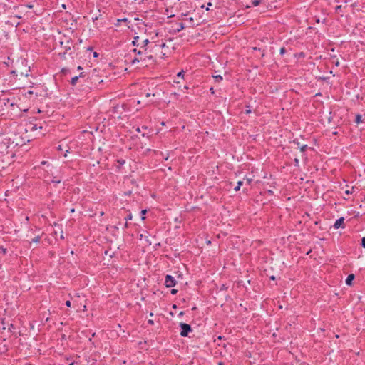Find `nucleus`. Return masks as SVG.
Instances as JSON below:
<instances>
[{"mask_svg": "<svg viewBox=\"0 0 365 365\" xmlns=\"http://www.w3.org/2000/svg\"><path fill=\"white\" fill-rule=\"evenodd\" d=\"M29 129L31 131H35V130H37L38 129H42V127L38 126V125H36V124H31Z\"/></svg>", "mask_w": 365, "mask_h": 365, "instance_id": "nucleus-9", "label": "nucleus"}, {"mask_svg": "<svg viewBox=\"0 0 365 365\" xmlns=\"http://www.w3.org/2000/svg\"><path fill=\"white\" fill-rule=\"evenodd\" d=\"M354 187H352L351 190H346V191L345 192V193H346V194H347V195H349V194H350V193H352V192H354Z\"/></svg>", "mask_w": 365, "mask_h": 365, "instance_id": "nucleus-27", "label": "nucleus"}, {"mask_svg": "<svg viewBox=\"0 0 365 365\" xmlns=\"http://www.w3.org/2000/svg\"><path fill=\"white\" fill-rule=\"evenodd\" d=\"M217 365H224V364H223L222 362H221V361H220V362H219V363L217 364Z\"/></svg>", "mask_w": 365, "mask_h": 365, "instance_id": "nucleus-43", "label": "nucleus"}, {"mask_svg": "<svg viewBox=\"0 0 365 365\" xmlns=\"http://www.w3.org/2000/svg\"><path fill=\"white\" fill-rule=\"evenodd\" d=\"M57 150L59 151H63V147L61 145H58L57 147Z\"/></svg>", "mask_w": 365, "mask_h": 365, "instance_id": "nucleus-28", "label": "nucleus"}, {"mask_svg": "<svg viewBox=\"0 0 365 365\" xmlns=\"http://www.w3.org/2000/svg\"><path fill=\"white\" fill-rule=\"evenodd\" d=\"M354 279V274H349V275L347 277L346 279V284L347 285H351V282H352V280H353Z\"/></svg>", "mask_w": 365, "mask_h": 365, "instance_id": "nucleus-10", "label": "nucleus"}, {"mask_svg": "<svg viewBox=\"0 0 365 365\" xmlns=\"http://www.w3.org/2000/svg\"><path fill=\"white\" fill-rule=\"evenodd\" d=\"M243 182L239 180L237 183V185L234 187L235 191H239L240 190L241 186L242 185Z\"/></svg>", "mask_w": 365, "mask_h": 365, "instance_id": "nucleus-12", "label": "nucleus"}, {"mask_svg": "<svg viewBox=\"0 0 365 365\" xmlns=\"http://www.w3.org/2000/svg\"><path fill=\"white\" fill-rule=\"evenodd\" d=\"M315 96V97L319 96V93H316V94H315V96Z\"/></svg>", "mask_w": 365, "mask_h": 365, "instance_id": "nucleus-42", "label": "nucleus"}, {"mask_svg": "<svg viewBox=\"0 0 365 365\" xmlns=\"http://www.w3.org/2000/svg\"><path fill=\"white\" fill-rule=\"evenodd\" d=\"M27 7L32 8L33 6L31 5H28Z\"/></svg>", "mask_w": 365, "mask_h": 365, "instance_id": "nucleus-47", "label": "nucleus"}, {"mask_svg": "<svg viewBox=\"0 0 365 365\" xmlns=\"http://www.w3.org/2000/svg\"><path fill=\"white\" fill-rule=\"evenodd\" d=\"M252 4L254 6H257L260 4V1L259 0H254L252 1Z\"/></svg>", "mask_w": 365, "mask_h": 365, "instance_id": "nucleus-19", "label": "nucleus"}, {"mask_svg": "<svg viewBox=\"0 0 365 365\" xmlns=\"http://www.w3.org/2000/svg\"><path fill=\"white\" fill-rule=\"evenodd\" d=\"M4 103L6 106L11 107L10 116L14 118L21 117L22 112H27L29 110V108H22L19 107L16 103L9 98L4 99Z\"/></svg>", "mask_w": 365, "mask_h": 365, "instance_id": "nucleus-2", "label": "nucleus"}, {"mask_svg": "<svg viewBox=\"0 0 365 365\" xmlns=\"http://www.w3.org/2000/svg\"><path fill=\"white\" fill-rule=\"evenodd\" d=\"M136 132H138V133H140V128H136Z\"/></svg>", "mask_w": 365, "mask_h": 365, "instance_id": "nucleus-40", "label": "nucleus"}, {"mask_svg": "<svg viewBox=\"0 0 365 365\" xmlns=\"http://www.w3.org/2000/svg\"><path fill=\"white\" fill-rule=\"evenodd\" d=\"M207 6H212V4L210 2L207 4Z\"/></svg>", "mask_w": 365, "mask_h": 365, "instance_id": "nucleus-50", "label": "nucleus"}, {"mask_svg": "<svg viewBox=\"0 0 365 365\" xmlns=\"http://www.w3.org/2000/svg\"><path fill=\"white\" fill-rule=\"evenodd\" d=\"M19 82L16 85V86L14 89H29L33 87V83L29 78L28 74L24 75L22 73L20 75V78H19Z\"/></svg>", "mask_w": 365, "mask_h": 365, "instance_id": "nucleus-3", "label": "nucleus"}, {"mask_svg": "<svg viewBox=\"0 0 365 365\" xmlns=\"http://www.w3.org/2000/svg\"><path fill=\"white\" fill-rule=\"evenodd\" d=\"M160 125H163V126H165V122L162 121V122L160 123Z\"/></svg>", "mask_w": 365, "mask_h": 365, "instance_id": "nucleus-35", "label": "nucleus"}, {"mask_svg": "<svg viewBox=\"0 0 365 365\" xmlns=\"http://www.w3.org/2000/svg\"><path fill=\"white\" fill-rule=\"evenodd\" d=\"M133 51H134V52H137V53H138V51L136 48H135V49L133 50Z\"/></svg>", "mask_w": 365, "mask_h": 365, "instance_id": "nucleus-48", "label": "nucleus"}, {"mask_svg": "<svg viewBox=\"0 0 365 365\" xmlns=\"http://www.w3.org/2000/svg\"><path fill=\"white\" fill-rule=\"evenodd\" d=\"M341 7V6H336V10L337 11L338 9H340Z\"/></svg>", "mask_w": 365, "mask_h": 365, "instance_id": "nucleus-39", "label": "nucleus"}, {"mask_svg": "<svg viewBox=\"0 0 365 365\" xmlns=\"http://www.w3.org/2000/svg\"><path fill=\"white\" fill-rule=\"evenodd\" d=\"M361 122V116L360 115H357L356 117V123H360Z\"/></svg>", "mask_w": 365, "mask_h": 365, "instance_id": "nucleus-20", "label": "nucleus"}, {"mask_svg": "<svg viewBox=\"0 0 365 365\" xmlns=\"http://www.w3.org/2000/svg\"><path fill=\"white\" fill-rule=\"evenodd\" d=\"M294 163H296V165L298 164L299 163V160L296 158L294 160Z\"/></svg>", "mask_w": 365, "mask_h": 365, "instance_id": "nucleus-38", "label": "nucleus"}, {"mask_svg": "<svg viewBox=\"0 0 365 365\" xmlns=\"http://www.w3.org/2000/svg\"><path fill=\"white\" fill-rule=\"evenodd\" d=\"M361 245L365 248V237L361 239Z\"/></svg>", "mask_w": 365, "mask_h": 365, "instance_id": "nucleus-25", "label": "nucleus"}, {"mask_svg": "<svg viewBox=\"0 0 365 365\" xmlns=\"http://www.w3.org/2000/svg\"><path fill=\"white\" fill-rule=\"evenodd\" d=\"M284 52H285V48H281L280 53L283 54Z\"/></svg>", "mask_w": 365, "mask_h": 365, "instance_id": "nucleus-32", "label": "nucleus"}, {"mask_svg": "<svg viewBox=\"0 0 365 365\" xmlns=\"http://www.w3.org/2000/svg\"><path fill=\"white\" fill-rule=\"evenodd\" d=\"M148 324H150V325H153L154 324V322L153 319H148Z\"/></svg>", "mask_w": 365, "mask_h": 365, "instance_id": "nucleus-31", "label": "nucleus"}, {"mask_svg": "<svg viewBox=\"0 0 365 365\" xmlns=\"http://www.w3.org/2000/svg\"><path fill=\"white\" fill-rule=\"evenodd\" d=\"M133 215L131 212H130L129 214L125 217V220L128 222V220H132Z\"/></svg>", "mask_w": 365, "mask_h": 365, "instance_id": "nucleus-18", "label": "nucleus"}, {"mask_svg": "<svg viewBox=\"0 0 365 365\" xmlns=\"http://www.w3.org/2000/svg\"><path fill=\"white\" fill-rule=\"evenodd\" d=\"M78 79V76H75V77L72 78L71 83L75 84L77 82Z\"/></svg>", "mask_w": 365, "mask_h": 365, "instance_id": "nucleus-21", "label": "nucleus"}, {"mask_svg": "<svg viewBox=\"0 0 365 365\" xmlns=\"http://www.w3.org/2000/svg\"><path fill=\"white\" fill-rule=\"evenodd\" d=\"M213 78L217 81H221L222 79V76L220 75H213Z\"/></svg>", "mask_w": 365, "mask_h": 365, "instance_id": "nucleus-16", "label": "nucleus"}, {"mask_svg": "<svg viewBox=\"0 0 365 365\" xmlns=\"http://www.w3.org/2000/svg\"><path fill=\"white\" fill-rule=\"evenodd\" d=\"M105 255H108V251H105Z\"/></svg>", "mask_w": 365, "mask_h": 365, "instance_id": "nucleus-54", "label": "nucleus"}, {"mask_svg": "<svg viewBox=\"0 0 365 365\" xmlns=\"http://www.w3.org/2000/svg\"><path fill=\"white\" fill-rule=\"evenodd\" d=\"M177 292H178V290H177V289H173L170 291V293H171V294H173V295L175 294Z\"/></svg>", "mask_w": 365, "mask_h": 365, "instance_id": "nucleus-26", "label": "nucleus"}, {"mask_svg": "<svg viewBox=\"0 0 365 365\" xmlns=\"http://www.w3.org/2000/svg\"><path fill=\"white\" fill-rule=\"evenodd\" d=\"M184 76H185L184 71H181L177 74V76H176L175 79L174 80V83L176 84V86H175V88L176 89H178V90L190 89V88L187 84L182 85V83H180V80L184 79Z\"/></svg>", "mask_w": 365, "mask_h": 365, "instance_id": "nucleus-4", "label": "nucleus"}, {"mask_svg": "<svg viewBox=\"0 0 365 365\" xmlns=\"http://www.w3.org/2000/svg\"><path fill=\"white\" fill-rule=\"evenodd\" d=\"M126 21V19H122V20H118V21Z\"/></svg>", "mask_w": 365, "mask_h": 365, "instance_id": "nucleus-44", "label": "nucleus"}, {"mask_svg": "<svg viewBox=\"0 0 365 365\" xmlns=\"http://www.w3.org/2000/svg\"><path fill=\"white\" fill-rule=\"evenodd\" d=\"M210 6H207V8L206 9V10H209Z\"/></svg>", "mask_w": 365, "mask_h": 365, "instance_id": "nucleus-52", "label": "nucleus"}, {"mask_svg": "<svg viewBox=\"0 0 365 365\" xmlns=\"http://www.w3.org/2000/svg\"><path fill=\"white\" fill-rule=\"evenodd\" d=\"M40 240H41V236L38 235L36 237L33 238L31 240V241L30 242V243H31V242L38 243L40 242Z\"/></svg>", "mask_w": 365, "mask_h": 365, "instance_id": "nucleus-13", "label": "nucleus"}, {"mask_svg": "<svg viewBox=\"0 0 365 365\" xmlns=\"http://www.w3.org/2000/svg\"><path fill=\"white\" fill-rule=\"evenodd\" d=\"M153 316V314L152 312L150 313V317Z\"/></svg>", "mask_w": 365, "mask_h": 365, "instance_id": "nucleus-49", "label": "nucleus"}, {"mask_svg": "<svg viewBox=\"0 0 365 365\" xmlns=\"http://www.w3.org/2000/svg\"><path fill=\"white\" fill-rule=\"evenodd\" d=\"M343 222H344L343 217L338 219L334 225V228H336V229L339 228Z\"/></svg>", "mask_w": 365, "mask_h": 365, "instance_id": "nucleus-8", "label": "nucleus"}, {"mask_svg": "<svg viewBox=\"0 0 365 365\" xmlns=\"http://www.w3.org/2000/svg\"><path fill=\"white\" fill-rule=\"evenodd\" d=\"M245 112L247 114L251 113V110L249 106H247V109H246Z\"/></svg>", "mask_w": 365, "mask_h": 365, "instance_id": "nucleus-30", "label": "nucleus"}, {"mask_svg": "<svg viewBox=\"0 0 365 365\" xmlns=\"http://www.w3.org/2000/svg\"><path fill=\"white\" fill-rule=\"evenodd\" d=\"M47 208L49 210H53V206L51 204H48L47 205Z\"/></svg>", "mask_w": 365, "mask_h": 365, "instance_id": "nucleus-29", "label": "nucleus"}, {"mask_svg": "<svg viewBox=\"0 0 365 365\" xmlns=\"http://www.w3.org/2000/svg\"><path fill=\"white\" fill-rule=\"evenodd\" d=\"M74 361H71V363H69L68 365H74Z\"/></svg>", "mask_w": 365, "mask_h": 365, "instance_id": "nucleus-41", "label": "nucleus"}, {"mask_svg": "<svg viewBox=\"0 0 365 365\" xmlns=\"http://www.w3.org/2000/svg\"><path fill=\"white\" fill-rule=\"evenodd\" d=\"M147 212V210H141V220H145V214Z\"/></svg>", "mask_w": 365, "mask_h": 365, "instance_id": "nucleus-15", "label": "nucleus"}, {"mask_svg": "<svg viewBox=\"0 0 365 365\" xmlns=\"http://www.w3.org/2000/svg\"><path fill=\"white\" fill-rule=\"evenodd\" d=\"M180 336L182 337H186L188 336V334L192 331V327L190 324L187 323H180Z\"/></svg>", "mask_w": 365, "mask_h": 365, "instance_id": "nucleus-6", "label": "nucleus"}, {"mask_svg": "<svg viewBox=\"0 0 365 365\" xmlns=\"http://www.w3.org/2000/svg\"><path fill=\"white\" fill-rule=\"evenodd\" d=\"M68 153H69V150H66V151L64 152L63 156L66 157L67 155H68Z\"/></svg>", "mask_w": 365, "mask_h": 365, "instance_id": "nucleus-33", "label": "nucleus"}, {"mask_svg": "<svg viewBox=\"0 0 365 365\" xmlns=\"http://www.w3.org/2000/svg\"><path fill=\"white\" fill-rule=\"evenodd\" d=\"M41 165H47V167H48V168H50V167H51V168H52V167H53V166H52L51 165H50L47 161H42V162L41 163Z\"/></svg>", "mask_w": 365, "mask_h": 365, "instance_id": "nucleus-22", "label": "nucleus"}, {"mask_svg": "<svg viewBox=\"0 0 365 365\" xmlns=\"http://www.w3.org/2000/svg\"><path fill=\"white\" fill-rule=\"evenodd\" d=\"M148 43H149V40L148 38H145V39L141 41L139 36L135 37L133 41V44L134 46L140 47L139 50L147 49L146 46H148Z\"/></svg>", "mask_w": 365, "mask_h": 365, "instance_id": "nucleus-5", "label": "nucleus"}, {"mask_svg": "<svg viewBox=\"0 0 365 365\" xmlns=\"http://www.w3.org/2000/svg\"><path fill=\"white\" fill-rule=\"evenodd\" d=\"M128 227V222H126L125 223V225H124V227H125V228H127Z\"/></svg>", "mask_w": 365, "mask_h": 365, "instance_id": "nucleus-37", "label": "nucleus"}, {"mask_svg": "<svg viewBox=\"0 0 365 365\" xmlns=\"http://www.w3.org/2000/svg\"><path fill=\"white\" fill-rule=\"evenodd\" d=\"M218 339H222V336H218Z\"/></svg>", "mask_w": 365, "mask_h": 365, "instance_id": "nucleus-53", "label": "nucleus"}, {"mask_svg": "<svg viewBox=\"0 0 365 365\" xmlns=\"http://www.w3.org/2000/svg\"><path fill=\"white\" fill-rule=\"evenodd\" d=\"M270 279H272V280H274V279H275V277H274V276H272V277H270Z\"/></svg>", "mask_w": 365, "mask_h": 365, "instance_id": "nucleus-45", "label": "nucleus"}, {"mask_svg": "<svg viewBox=\"0 0 365 365\" xmlns=\"http://www.w3.org/2000/svg\"><path fill=\"white\" fill-rule=\"evenodd\" d=\"M176 284V280L175 279L170 275V274H167L165 276V285L166 286V287H168V288H170V287H173L174 286H175Z\"/></svg>", "mask_w": 365, "mask_h": 365, "instance_id": "nucleus-7", "label": "nucleus"}, {"mask_svg": "<svg viewBox=\"0 0 365 365\" xmlns=\"http://www.w3.org/2000/svg\"><path fill=\"white\" fill-rule=\"evenodd\" d=\"M247 183H248L249 185H250V182H252V179H247Z\"/></svg>", "mask_w": 365, "mask_h": 365, "instance_id": "nucleus-36", "label": "nucleus"}, {"mask_svg": "<svg viewBox=\"0 0 365 365\" xmlns=\"http://www.w3.org/2000/svg\"><path fill=\"white\" fill-rule=\"evenodd\" d=\"M117 163H118L119 168L123 166L125 163V160L123 159H118L117 160Z\"/></svg>", "mask_w": 365, "mask_h": 365, "instance_id": "nucleus-14", "label": "nucleus"}, {"mask_svg": "<svg viewBox=\"0 0 365 365\" xmlns=\"http://www.w3.org/2000/svg\"><path fill=\"white\" fill-rule=\"evenodd\" d=\"M267 192H268L269 195H273V193H274V192H273V191H272V190H267Z\"/></svg>", "mask_w": 365, "mask_h": 365, "instance_id": "nucleus-34", "label": "nucleus"}, {"mask_svg": "<svg viewBox=\"0 0 365 365\" xmlns=\"http://www.w3.org/2000/svg\"><path fill=\"white\" fill-rule=\"evenodd\" d=\"M65 305H66L67 307H71V301L67 300V301L65 302Z\"/></svg>", "mask_w": 365, "mask_h": 365, "instance_id": "nucleus-23", "label": "nucleus"}, {"mask_svg": "<svg viewBox=\"0 0 365 365\" xmlns=\"http://www.w3.org/2000/svg\"><path fill=\"white\" fill-rule=\"evenodd\" d=\"M61 182V178H58L54 176L53 179L51 180V183L53 184H59Z\"/></svg>", "mask_w": 365, "mask_h": 365, "instance_id": "nucleus-11", "label": "nucleus"}, {"mask_svg": "<svg viewBox=\"0 0 365 365\" xmlns=\"http://www.w3.org/2000/svg\"><path fill=\"white\" fill-rule=\"evenodd\" d=\"M210 6H207V8L206 9V10H209Z\"/></svg>", "mask_w": 365, "mask_h": 365, "instance_id": "nucleus-51", "label": "nucleus"}, {"mask_svg": "<svg viewBox=\"0 0 365 365\" xmlns=\"http://www.w3.org/2000/svg\"><path fill=\"white\" fill-rule=\"evenodd\" d=\"M155 96V93H146V97Z\"/></svg>", "mask_w": 365, "mask_h": 365, "instance_id": "nucleus-24", "label": "nucleus"}, {"mask_svg": "<svg viewBox=\"0 0 365 365\" xmlns=\"http://www.w3.org/2000/svg\"><path fill=\"white\" fill-rule=\"evenodd\" d=\"M168 155H167L166 157H165V160H168Z\"/></svg>", "mask_w": 365, "mask_h": 365, "instance_id": "nucleus-46", "label": "nucleus"}, {"mask_svg": "<svg viewBox=\"0 0 365 365\" xmlns=\"http://www.w3.org/2000/svg\"><path fill=\"white\" fill-rule=\"evenodd\" d=\"M153 62L152 54L147 51V49L138 50V55L132 60V63H141L142 66H148Z\"/></svg>", "mask_w": 365, "mask_h": 365, "instance_id": "nucleus-1", "label": "nucleus"}, {"mask_svg": "<svg viewBox=\"0 0 365 365\" xmlns=\"http://www.w3.org/2000/svg\"><path fill=\"white\" fill-rule=\"evenodd\" d=\"M0 252L3 254V255H6L7 253V250L6 248L4 247L3 246H1L0 247Z\"/></svg>", "mask_w": 365, "mask_h": 365, "instance_id": "nucleus-17", "label": "nucleus"}]
</instances>
